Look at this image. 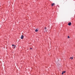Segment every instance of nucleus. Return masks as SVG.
Returning a JSON list of instances; mask_svg holds the SVG:
<instances>
[{"mask_svg": "<svg viewBox=\"0 0 75 75\" xmlns=\"http://www.w3.org/2000/svg\"><path fill=\"white\" fill-rule=\"evenodd\" d=\"M54 5H55V4H54V3H53V4H52V6H54Z\"/></svg>", "mask_w": 75, "mask_h": 75, "instance_id": "6", "label": "nucleus"}, {"mask_svg": "<svg viewBox=\"0 0 75 75\" xmlns=\"http://www.w3.org/2000/svg\"><path fill=\"white\" fill-rule=\"evenodd\" d=\"M68 38H70V37H69V36H68Z\"/></svg>", "mask_w": 75, "mask_h": 75, "instance_id": "8", "label": "nucleus"}, {"mask_svg": "<svg viewBox=\"0 0 75 75\" xmlns=\"http://www.w3.org/2000/svg\"><path fill=\"white\" fill-rule=\"evenodd\" d=\"M35 32H38V30L37 29H36L35 30Z\"/></svg>", "mask_w": 75, "mask_h": 75, "instance_id": "5", "label": "nucleus"}, {"mask_svg": "<svg viewBox=\"0 0 75 75\" xmlns=\"http://www.w3.org/2000/svg\"><path fill=\"white\" fill-rule=\"evenodd\" d=\"M73 59V57H71V59Z\"/></svg>", "mask_w": 75, "mask_h": 75, "instance_id": "11", "label": "nucleus"}, {"mask_svg": "<svg viewBox=\"0 0 75 75\" xmlns=\"http://www.w3.org/2000/svg\"><path fill=\"white\" fill-rule=\"evenodd\" d=\"M68 25H71V22H69L68 23Z\"/></svg>", "mask_w": 75, "mask_h": 75, "instance_id": "4", "label": "nucleus"}, {"mask_svg": "<svg viewBox=\"0 0 75 75\" xmlns=\"http://www.w3.org/2000/svg\"><path fill=\"white\" fill-rule=\"evenodd\" d=\"M12 47H13V48H16V45H12Z\"/></svg>", "mask_w": 75, "mask_h": 75, "instance_id": "1", "label": "nucleus"}, {"mask_svg": "<svg viewBox=\"0 0 75 75\" xmlns=\"http://www.w3.org/2000/svg\"><path fill=\"white\" fill-rule=\"evenodd\" d=\"M65 72H66V71H64V73H65Z\"/></svg>", "mask_w": 75, "mask_h": 75, "instance_id": "9", "label": "nucleus"}, {"mask_svg": "<svg viewBox=\"0 0 75 75\" xmlns=\"http://www.w3.org/2000/svg\"><path fill=\"white\" fill-rule=\"evenodd\" d=\"M72 58H71V57H70V59H71Z\"/></svg>", "mask_w": 75, "mask_h": 75, "instance_id": "12", "label": "nucleus"}, {"mask_svg": "<svg viewBox=\"0 0 75 75\" xmlns=\"http://www.w3.org/2000/svg\"><path fill=\"white\" fill-rule=\"evenodd\" d=\"M32 48H30V50H32Z\"/></svg>", "mask_w": 75, "mask_h": 75, "instance_id": "10", "label": "nucleus"}, {"mask_svg": "<svg viewBox=\"0 0 75 75\" xmlns=\"http://www.w3.org/2000/svg\"><path fill=\"white\" fill-rule=\"evenodd\" d=\"M64 71H63L62 72V75H63V74H64Z\"/></svg>", "mask_w": 75, "mask_h": 75, "instance_id": "7", "label": "nucleus"}, {"mask_svg": "<svg viewBox=\"0 0 75 75\" xmlns=\"http://www.w3.org/2000/svg\"><path fill=\"white\" fill-rule=\"evenodd\" d=\"M23 37H24V36L23 35H22L21 36V39H23Z\"/></svg>", "mask_w": 75, "mask_h": 75, "instance_id": "2", "label": "nucleus"}, {"mask_svg": "<svg viewBox=\"0 0 75 75\" xmlns=\"http://www.w3.org/2000/svg\"><path fill=\"white\" fill-rule=\"evenodd\" d=\"M45 30L46 32L47 31V28L46 27H45Z\"/></svg>", "mask_w": 75, "mask_h": 75, "instance_id": "3", "label": "nucleus"}]
</instances>
